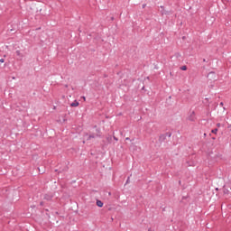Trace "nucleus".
Here are the masks:
<instances>
[{"instance_id": "f257e3e1", "label": "nucleus", "mask_w": 231, "mask_h": 231, "mask_svg": "<svg viewBox=\"0 0 231 231\" xmlns=\"http://www.w3.org/2000/svg\"><path fill=\"white\" fill-rule=\"evenodd\" d=\"M187 119H188L189 122H196V112H194V111H189V114H188Z\"/></svg>"}, {"instance_id": "f03ea898", "label": "nucleus", "mask_w": 231, "mask_h": 231, "mask_svg": "<svg viewBox=\"0 0 231 231\" xmlns=\"http://www.w3.org/2000/svg\"><path fill=\"white\" fill-rule=\"evenodd\" d=\"M96 205L97 206V207H99L100 208H102V207H104V202H102V200H97V202H96Z\"/></svg>"}, {"instance_id": "7ed1b4c3", "label": "nucleus", "mask_w": 231, "mask_h": 231, "mask_svg": "<svg viewBox=\"0 0 231 231\" xmlns=\"http://www.w3.org/2000/svg\"><path fill=\"white\" fill-rule=\"evenodd\" d=\"M79 101L75 100L73 103L70 104L71 107H79Z\"/></svg>"}, {"instance_id": "20e7f679", "label": "nucleus", "mask_w": 231, "mask_h": 231, "mask_svg": "<svg viewBox=\"0 0 231 231\" xmlns=\"http://www.w3.org/2000/svg\"><path fill=\"white\" fill-rule=\"evenodd\" d=\"M208 79H216V73H214V72H209L208 74Z\"/></svg>"}, {"instance_id": "39448f33", "label": "nucleus", "mask_w": 231, "mask_h": 231, "mask_svg": "<svg viewBox=\"0 0 231 231\" xmlns=\"http://www.w3.org/2000/svg\"><path fill=\"white\" fill-rule=\"evenodd\" d=\"M16 55L19 57L20 60H23V53H21V51H16Z\"/></svg>"}, {"instance_id": "423d86ee", "label": "nucleus", "mask_w": 231, "mask_h": 231, "mask_svg": "<svg viewBox=\"0 0 231 231\" xmlns=\"http://www.w3.org/2000/svg\"><path fill=\"white\" fill-rule=\"evenodd\" d=\"M161 13H162V15H166V14H167V11H165V9H164V7L163 6H161Z\"/></svg>"}, {"instance_id": "0eeeda50", "label": "nucleus", "mask_w": 231, "mask_h": 231, "mask_svg": "<svg viewBox=\"0 0 231 231\" xmlns=\"http://www.w3.org/2000/svg\"><path fill=\"white\" fill-rule=\"evenodd\" d=\"M211 133H213L214 134H217V128L213 129Z\"/></svg>"}, {"instance_id": "6e6552de", "label": "nucleus", "mask_w": 231, "mask_h": 231, "mask_svg": "<svg viewBox=\"0 0 231 231\" xmlns=\"http://www.w3.org/2000/svg\"><path fill=\"white\" fill-rule=\"evenodd\" d=\"M180 69H182V71H187V66H182Z\"/></svg>"}, {"instance_id": "1a4fd4ad", "label": "nucleus", "mask_w": 231, "mask_h": 231, "mask_svg": "<svg viewBox=\"0 0 231 231\" xmlns=\"http://www.w3.org/2000/svg\"><path fill=\"white\" fill-rule=\"evenodd\" d=\"M91 138H95V135H89L88 140H91Z\"/></svg>"}, {"instance_id": "9d476101", "label": "nucleus", "mask_w": 231, "mask_h": 231, "mask_svg": "<svg viewBox=\"0 0 231 231\" xmlns=\"http://www.w3.org/2000/svg\"><path fill=\"white\" fill-rule=\"evenodd\" d=\"M217 127H221V123L217 124Z\"/></svg>"}, {"instance_id": "9b49d317", "label": "nucleus", "mask_w": 231, "mask_h": 231, "mask_svg": "<svg viewBox=\"0 0 231 231\" xmlns=\"http://www.w3.org/2000/svg\"><path fill=\"white\" fill-rule=\"evenodd\" d=\"M0 62H2V63L5 62V59H1Z\"/></svg>"}, {"instance_id": "f8f14e48", "label": "nucleus", "mask_w": 231, "mask_h": 231, "mask_svg": "<svg viewBox=\"0 0 231 231\" xmlns=\"http://www.w3.org/2000/svg\"><path fill=\"white\" fill-rule=\"evenodd\" d=\"M129 180H130V178L128 177V179H127V180H126V183H129Z\"/></svg>"}, {"instance_id": "ddd939ff", "label": "nucleus", "mask_w": 231, "mask_h": 231, "mask_svg": "<svg viewBox=\"0 0 231 231\" xmlns=\"http://www.w3.org/2000/svg\"><path fill=\"white\" fill-rule=\"evenodd\" d=\"M83 100H86V97H83Z\"/></svg>"}, {"instance_id": "4468645a", "label": "nucleus", "mask_w": 231, "mask_h": 231, "mask_svg": "<svg viewBox=\"0 0 231 231\" xmlns=\"http://www.w3.org/2000/svg\"><path fill=\"white\" fill-rule=\"evenodd\" d=\"M114 140H118L116 137H114Z\"/></svg>"}, {"instance_id": "2eb2a0df", "label": "nucleus", "mask_w": 231, "mask_h": 231, "mask_svg": "<svg viewBox=\"0 0 231 231\" xmlns=\"http://www.w3.org/2000/svg\"><path fill=\"white\" fill-rule=\"evenodd\" d=\"M220 106H223V103H220Z\"/></svg>"}]
</instances>
